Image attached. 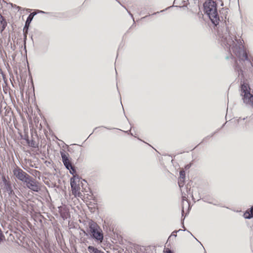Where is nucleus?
Wrapping results in <instances>:
<instances>
[{
  "instance_id": "obj_1",
  "label": "nucleus",
  "mask_w": 253,
  "mask_h": 253,
  "mask_svg": "<svg viewBox=\"0 0 253 253\" xmlns=\"http://www.w3.org/2000/svg\"><path fill=\"white\" fill-rule=\"evenodd\" d=\"M223 26L218 27L217 35L221 45L232 52L239 59L240 61H247L250 64L251 61L248 58L247 53L244 50L242 39H237L235 36V30L231 26L223 23Z\"/></svg>"
},
{
  "instance_id": "obj_2",
  "label": "nucleus",
  "mask_w": 253,
  "mask_h": 253,
  "mask_svg": "<svg viewBox=\"0 0 253 253\" xmlns=\"http://www.w3.org/2000/svg\"><path fill=\"white\" fill-rule=\"evenodd\" d=\"M203 6L205 13L209 16L211 22L216 26L218 25L219 17L216 2L212 0H208L203 4Z\"/></svg>"
},
{
  "instance_id": "obj_3",
  "label": "nucleus",
  "mask_w": 253,
  "mask_h": 253,
  "mask_svg": "<svg viewBox=\"0 0 253 253\" xmlns=\"http://www.w3.org/2000/svg\"><path fill=\"white\" fill-rule=\"evenodd\" d=\"M89 231L92 238L101 243L103 240V234L99 226L94 221L90 220L88 222Z\"/></svg>"
},
{
  "instance_id": "obj_4",
  "label": "nucleus",
  "mask_w": 253,
  "mask_h": 253,
  "mask_svg": "<svg viewBox=\"0 0 253 253\" xmlns=\"http://www.w3.org/2000/svg\"><path fill=\"white\" fill-rule=\"evenodd\" d=\"M241 90L244 102L252 106L253 104V95L250 93L249 86L244 84L241 85Z\"/></svg>"
},
{
  "instance_id": "obj_5",
  "label": "nucleus",
  "mask_w": 253,
  "mask_h": 253,
  "mask_svg": "<svg viewBox=\"0 0 253 253\" xmlns=\"http://www.w3.org/2000/svg\"><path fill=\"white\" fill-rule=\"evenodd\" d=\"M79 182L80 179L78 176L77 177L76 176H74V177H72L70 179V185L72 194L76 197L77 196L81 197L82 195V193L80 191V187Z\"/></svg>"
},
{
  "instance_id": "obj_6",
  "label": "nucleus",
  "mask_w": 253,
  "mask_h": 253,
  "mask_svg": "<svg viewBox=\"0 0 253 253\" xmlns=\"http://www.w3.org/2000/svg\"><path fill=\"white\" fill-rule=\"evenodd\" d=\"M24 183L26 184V186L28 188L34 192H38L41 190L39 186V182L36 181L30 175L26 180V182H25Z\"/></svg>"
},
{
  "instance_id": "obj_7",
  "label": "nucleus",
  "mask_w": 253,
  "mask_h": 253,
  "mask_svg": "<svg viewBox=\"0 0 253 253\" xmlns=\"http://www.w3.org/2000/svg\"><path fill=\"white\" fill-rule=\"evenodd\" d=\"M13 174L17 179L23 182H26V180L29 177V175L23 171L21 169L17 167L13 170Z\"/></svg>"
},
{
  "instance_id": "obj_8",
  "label": "nucleus",
  "mask_w": 253,
  "mask_h": 253,
  "mask_svg": "<svg viewBox=\"0 0 253 253\" xmlns=\"http://www.w3.org/2000/svg\"><path fill=\"white\" fill-rule=\"evenodd\" d=\"M37 14V12H32L30 13L28 16L27 20L25 22V25L24 27L23 31L24 33V41L25 42L27 38V34L28 33V28L30 23L32 21L33 17Z\"/></svg>"
},
{
  "instance_id": "obj_9",
  "label": "nucleus",
  "mask_w": 253,
  "mask_h": 253,
  "mask_svg": "<svg viewBox=\"0 0 253 253\" xmlns=\"http://www.w3.org/2000/svg\"><path fill=\"white\" fill-rule=\"evenodd\" d=\"M68 154H66L63 152H61V156L62 158V162L65 166V168L67 169H69V168H72V164L71 161L69 160L68 156Z\"/></svg>"
},
{
  "instance_id": "obj_10",
  "label": "nucleus",
  "mask_w": 253,
  "mask_h": 253,
  "mask_svg": "<svg viewBox=\"0 0 253 253\" xmlns=\"http://www.w3.org/2000/svg\"><path fill=\"white\" fill-rule=\"evenodd\" d=\"M244 216L246 219H251L253 217V206L245 212Z\"/></svg>"
},
{
  "instance_id": "obj_11",
  "label": "nucleus",
  "mask_w": 253,
  "mask_h": 253,
  "mask_svg": "<svg viewBox=\"0 0 253 253\" xmlns=\"http://www.w3.org/2000/svg\"><path fill=\"white\" fill-rule=\"evenodd\" d=\"M0 24L1 25L0 32H2L7 26V22L4 18L0 14Z\"/></svg>"
},
{
  "instance_id": "obj_12",
  "label": "nucleus",
  "mask_w": 253,
  "mask_h": 253,
  "mask_svg": "<svg viewBox=\"0 0 253 253\" xmlns=\"http://www.w3.org/2000/svg\"><path fill=\"white\" fill-rule=\"evenodd\" d=\"M87 250L90 253H97L99 250L97 248L92 246H89L87 247Z\"/></svg>"
},
{
  "instance_id": "obj_13",
  "label": "nucleus",
  "mask_w": 253,
  "mask_h": 253,
  "mask_svg": "<svg viewBox=\"0 0 253 253\" xmlns=\"http://www.w3.org/2000/svg\"><path fill=\"white\" fill-rule=\"evenodd\" d=\"M5 187L6 191L8 192L9 194H11L13 192V190L10 184L8 183H5Z\"/></svg>"
},
{
  "instance_id": "obj_14",
  "label": "nucleus",
  "mask_w": 253,
  "mask_h": 253,
  "mask_svg": "<svg viewBox=\"0 0 253 253\" xmlns=\"http://www.w3.org/2000/svg\"><path fill=\"white\" fill-rule=\"evenodd\" d=\"M235 70L238 72V76L239 77L241 76L242 78L244 77L243 71L240 68V67H238V66H236Z\"/></svg>"
},
{
  "instance_id": "obj_15",
  "label": "nucleus",
  "mask_w": 253,
  "mask_h": 253,
  "mask_svg": "<svg viewBox=\"0 0 253 253\" xmlns=\"http://www.w3.org/2000/svg\"><path fill=\"white\" fill-rule=\"evenodd\" d=\"M27 142L30 146L33 147V148H36V142L34 140H27Z\"/></svg>"
},
{
  "instance_id": "obj_16",
  "label": "nucleus",
  "mask_w": 253,
  "mask_h": 253,
  "mask_svg": "<svg viewBox=\"0 0 253 253\" xmlns=\"http://www.w3.org/2000/svg\"><path fill=\"white\" fill-rule=\"evenodd\" d=\"M182 198L183 202H184V201H186V202H187V195L186 193H184V192H182Z\"/></svg>"
},
{
  "instance_id": "obj_17",
  "label": "nucleus",
  "mask_w": 253,
  "mask_h": 253,
  "mask_svg": "<svg viewBox=\"0 0 253 253\" xmlns=\"http://www.w3.org/2000/svg\"><path fill=\"white\" fill-rule=\"evenodd\" d=\"M180 179H184L185 177V171L184 170H181L180 171Z\"/></svg>"
},
{
  "instance_id": "obj_18",
  "label": "nucleus",
  "mask_w": 253,
  "mask_h": 253,
  "mask_svg": "<svg viewBox=\"0 0 253 253\" xmlns=\"http://www.w3.org/2000/svg\"><path fill=\"white\" fill-rule=\"evenodd\" d=\"M69 170H70V172L71 174H74L75 173H76V170L74 166H72V168H69Z\"/></svg>"
},
{
  "instance_id": "obj_19",
  "label": "nucleus",
  "mask_w": 253,
  "mask_h": 253,
  "mask_svg": "<svg viewBox=\"0 0 253 253\" xmlns=\"http://www.w3.org/2000/svg\"><path fill=\"white\" fill-rule=\"evenodd\" d=\"M182 230H181V229H179V230H177V231H176V230L174 231L171 233V235L169 237V239L170 238H171V236H174V237H176V236H177V234H176L177 232H179V231H182Z\"/></svg>"
},
{
  "instance_id": "obj_20",
  "label": "nucleus",
  "mask_w": 253,
  "mask_h": 253,
  "mask_svg": "<svg viewBox=\"0 0 253 253\" xmlns=\"http://www.w3.org/2000/svg\"><path fill=\"white\" fill-rule=\"evenodd\" d=\"M184 180V179H180V180H179V181H178V185L180 188L183 187V186Z\"/></svg>"
},
{
  "instance_id": "obj_21",
  "label": "nucleus",
  "mask_w": 253,
  "mask_h": 253,
  "mask_svg": "<svg viewBox=\"0 0 253 253\" xmlns=\"http://www.w3.org/2000/svg\"><path fill=\"white\" fill-rule=\"evenodd\" d=\"M165 253H173L171 251H170L169 249H167L165 251H164Z\"/></svg>"
},
{
  "instance_id": "obj_22",
  "label": "nucleus",
  "mask_w": 253,
  "mask_h": 253,
  "mask_svg": "<svg viewBox=\"0 0 253 253\" xmlns=\"http://www.w3.org/2000/svg\"><path fill=\"white\" fill-rule=\"evenodd\" d=\"M203 200L205 202H207V203H210V204H212V203L211 202L207 201V200L205 198H203Z\"/></svg>"
},
{
  "instance_id": "obj_23",
  "label": "nucleus",
  "mask_w": 253,
  "mask_h": 253,
  "mask_svg": "<svg viewBox=\"0 0 253 253\" xmlns=\"http://www.w3.org/2000/svg\"><path fill=\"white\" fill-rule=\"evenodd\" d=\"M97 253H104L103 251L99 250L98 251V252H97Z\"/></svg>"
},
{
  "instance_id": "obj_24",
  "label": "nucleus",
  "mask_w": 253,
  "mask_h": 253,
  "mask_svg": "<svg viewBox=\"0 0 253 253\" xmlns=\"http://www.w3.org/2000/svg\"><path fill=\"white\" fill-rule=\"evenodd\" d=\"M97 253H104L103 251L99 250L98 251V252H97Z\"/></svg>"
},
{
  "instance_id": "obj_25",
  "label": "nucleus",
  "mask_w": 253,
  "mask_h": 253,
  "mask_svg": "<svg viewBox=\"0 0 253 253\" xmlns=\"http://www.w3.org/2000/svg\"><path fill=\"white\" fill-rule=\"evenodd\" d=\"M127 11L128 13H129V14L131 16V17L132 18H133V15H132V14H131L129 11H128L127 10Z\"/></svg>"
},
{
  "instance_id": "obj_26",
  "label": "nucleus",
  "mask_w": 253,
  "mask_h": 253,
  "mask_svg": "<svg viewBox=\"0 0 253 253\" xmlns=\"http://www.w3.org/2000/svg\"><path fill=\"white\" fill-rule=\"evenodd\" d=\"M38 12L39 13H44V12H43V11H41V10H39Z\"/></svg>"
},
{
  "instance_id": "obj_27",
  "label": "nucleus",
  "mask_w": 253,
  "mask_h": 253,
  "mask_svg": "<svg viewBox=\"0 0 253 253\" xmlns=\"http://www.w3.org/2000/svg\"><path fill=\"white\" fill-rule=\"evenodd\" d=\"M157 13H159V12H155V13H153V15H154V14H157Z\"/></svg>"
},
{
  "instance_id": "obj_28",
  "label": "nucleus",
  "mask_w": 253,
  "mask_h": 253,
  "mask_svg": "<svg viewBox=\"0 0 253 253\" xmlns=\"http://www.w3.org/2000/svg\"><path fill=\"white\" fill-rule=\"evenodd\" d=\"M215 132H214L212 135H211V136H210V137H211L213 136V135L215 133Z\"/></svg>"
},
{
  "instance_id": "obj_29",
  "label": "nucleus",
  "mask_w": 253,
  "mask_h": 253,
  "mask_svg": "<svg viewBox=\"0 0 253 253\" xmlns=\"http://www.w3.org/2000/svg\"><path fill=\"white\" fill-rule=\"evenodd\" d=\"M147 16H148V15H147V16H145V17H143L142 18H146V17H147Z\"/></svg>"
},
{
  "instance_id": "obj_30",
  "label": "nucleus",
  "mask_w": 253,
  "mask_h": 253,
  "mask_svg": "<svg viewBox=\"0 0 253 253\" xmlns=\"http://www.w3.org/2000/svg\"><path fill=\"white\" fill-rule=\"evenodd\" d=\"M226 59H228V56H227V57H226Z\"/></svg>"
},
{
  "instance_id": "obj_31",
  "label": "nucleus",
  "mask_w": 253,
  "mask_h": 253,
  "mask_svg": "<svg viewBox=\"0 0 253 253\" xmlns=\"http://www.w3.org/2000/svg\"><path fill=\"white\" fill-rule=\"evenodd\" d=\"M252 106L253 107V104H252Z\"/></svg>"
}]
</instances>
